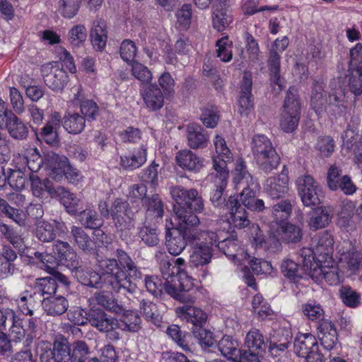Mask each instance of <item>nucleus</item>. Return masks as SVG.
Segmentation results:
<instances>
[{"label": "nucleus", "instance_id": "4d7b16f0", "mask_svg": "<svg viewBox=\"0 0 362 362\" xmlns=\"http://www.w3.org/2000/svg\"><path fill=\"white\" fill-rule=\"evenodd\" d=\"M341 261L349 270L355 272L362 267V254L353 248L342 254Z\"/></svg>", "mask_w": 362, "mask_h": 362}, {"label": "nucleus", "instance_id": "ea45409f", "mask_svg": "<svg viewBox=\"0 0 362 362\" xmlns=\"http://www.w3.org/2000/svg\"><path fill=\"white\" fill-rule=\"evenodd\" d=\"M10 118L6 124L9 135L16 140H24L28 136V127L13 113L10 114Z\"/></svg>", "mask_w": 362, "mask_h": 362}, {"label": "nucleus", "instance_id": "0eeeda50", "mask_svg": "<svg viewBox=\"0 0 362 362\" xmlns=\"http://www.w3.org/2000/svg\"><path fill=\"white\" fill-rule=\"evenodd\" d=\"M111 218L117 231L123 240L130 238L135 228V213L123 198H116L110 205Z\"/></svg>", "mask_w": 362, "mask_h": 362}, {"label": "nucleus", "instance_id": "3c124183", "mask_svg": "<svg viewBox=\"0 0 362 362\" xmlns=\"http://www.w3.org/2000/svg\"><path fill=\"white\" fill-rule=\"evenodd\" d=\"M281 271L284 276L291 280L296 281L303 278L304 270L293 260L286 258L281 264Z\"/></svg>", "mask_w": 362, "mask_h": 362}, {"label": "nucleus", "instance_id": "864d4df0", "mask_svg": "<svg viewBox=\"0 0 362 362\" xmlns=\"http://www.w3.org/2000/svg\"><path fill=\"white\" fill-rule=\"evenodd\" d=\"M355 209L356 205L354 202L346 199L341 202L338 218V224L341 227L347 228L351 226Z\"/></svg>", "mask_w": 362, "mask_h": 362}, {"label": "nucleus", "instance_id": "72a5a7b5", "mask_svg": "<svg viewBox=\"0 0 362 362\" xmlns=\"http://www.w3.org/2000/svg\"><path fill=\"white\" fill-rule=\"evenodd\" d=\"M346 93L344 88L332 89L328 96V105L327 108L334 115H340L346 112Z\"/></svg>", "mask_w": 362, "mask_h": 362}, {"label": "nucleus", "instance_id": "c9c22d12", "mask_svg": "<svg viewBox=\"0 0 362 362\" xmlns=\"http://www.w3.org/2000/svg\"><path fill=\"white\" fill-rule=\"evenodd\" d=\"M294 351L299 357L308 356L314 347L319 346L315 336L311 334H300L294 341Z\"/></svg>", "mask_w": 362, "mask_h": 362}, {"label": "nucleus", "instance_id": "603ef678", "mask_svg": "<svg viewBox=\"0 0 362 362\" xmlns=\"http://www.w3.org/2000/svg\"><path fill=\"white\" fill-rule=\"evenodd\" d=\"M29 174L25 171V168H18L10 170L6 181L10 187L16 191L23 189L25 186Z\"/></svg>", "mask_w": 362, "mask_h": 362}, {"label": "nucleus", "instance_id": "f03ea898", "mask_svg": "<svg viewBox=\"0 0 362 362\" xmlns=\"http://www.w3.org/2000/svg\"><path fill=\"white\" fill-rule=\"evenodd\" d=\"M98 257V254H96ZM118 262L115 259H101L97 262L102 273L99 274L104 288L117 293L133 294L137 288V281L142 274L131 257L122 250H117Z\"/></svg>", "mask_w": 362, "mask_h": 362}, {"label": "nucleus", "instance_id": "79ce46f5", "mask_svg": "<svg viewBox=\"0 0 362 362\" xmlns=\"http://www.w3.org/2000/svg\"><path fill=\"white\" fill-rule=\"evenodd\" d=\"M280 60L281 57L278 52L270 49L267 64L270 72L271 83L273 86H277L279 91L283 88L280 78Z\"/></svg>", "mask_w": 362, "mask_h": 362}, {"label": "nucleus", "instance_id": "1a4fd4ad", "mask_svg": "<svg viewBox=\"0 0 362 362\" xmlns=\"http://www.w3.org/2000/svg\"><path fill=\"white\" fill-rule=\"evenodd\" d=\"M283 107L280 127L284 132L291 133L297 128L300 115V104L296 88L291 87L288 90Z\"/></svg>", "mask_w": 362, "mask_h": 362}, {"label": "nucleus", "instance_id": "49530a36", "mask_svg": "<svg viewBox=\"0 0 362 362\" xmlns=\"http://www.w3.org/2000/svg\"><path fill=\"white\" fill-rule=\"evenodd\" d=\"M280 235L286 243H298L302 240L303 230L299 226L286 223L281 226Z\"/></svg>", "mask_w": 362, "mask_h": 362}, {"label": "nucleus", "instance_id": "f3484780", "mask_svg": "<svg viewBox=\"0 0 362 362\" xmlns=\"http://www.w3.org/2000/svg\"><path fill=\"white\" fill-rule=\"evenodd\" d=\"M317 337L327 354L337 349L338 334L334 325L329 320L321 322L317 327Z\"/></svg>", "mask_w": 362, "mask_h": 362}, {"label": "nucleus", "instance_id": "4468645a", "mask_svg": "<svg viewBox=\"0 0 362 362\" xmlns=\"http://www.w3.org/2000/svg\"><path fill=\"white\" fill-rule=\"evenodd\" d=\"M298 194L305 206H313L320 203L317 192V184L313 177L304 175L298 178L296 181Z\"/></svg>", "mask_w": 362, "mask_h": 362}, {"label": "nucleus", "instance_id": "5701e85b", "mask_svg": "<svg viewBox=\"0 0 362 362\" xmlns=\"http://www.w3.org/2000/svg\"><path fill=\"white\" fill-rule=\"evenodd\" d=\"M29 178L31 191L35 197L40 199L54 198L56 193L59 192V190L62 191L61 187H54L52 182L49 179L42 180L37 175L34 174H30Z\"/></svg>", "mask_w": 362, "mask_h": 362}, {"label": "nucleus", "instance_id": "b1692460", "mask_svg": "<svg viewBox=\"0 0 362 362\" xmlns=\"http://www.w3.org/2000/svg\"><path fill=\"white\" fill-rule=\"evenodd\" d=\"M44 298L36 293L33 290H26L20 294L16 302L21 311L24 315L33 316L34 311L42 306Z\"/></svg>", "mask_w": 362, "mask_h": 362}, {"label": "nucleus", "instance_id": "58836bf2", "mask_svg": "<svg viewBox=\"0 0 362 362\" xmlns=\"http://www.w3.org/2000/svg\"><path fill=\"white\" fill-rule=\"evenodd\" d=\"M86 119L78 112H67L62 119V125L69 134H78L86 127Z\"/></svg>", "mask_w": 362, "mask_h": 362}, {"label": "nucleus", "instance_id": "9b49d317", "mask_svg": "<svg viewBox=\"0 0 362 362\" xmlns=\"http://www.w3.org/2000/svg\"><path fill=\"white\" fill-rule=\"evenodd\" d=\"M40 70L45 83L54 92L62 91L69 81L68 74L58 62L46 63Z\"/></svg>", "mask_w": 362, "mask_h": 362}, {"label": "nucleus", "instance_id": "4be33fe9", "mask_svg": "<svg viewBox=\"0 0 362 362\" xmlns=\"http://www.w3.org/2000/svg\"><path fill=\"white\" fill-rule=\"evenodd\" d=\"M288 175L282 172L278 176L267 179L264 184L265 192L272 199H281L288 192Z\"/></svg>", "mask_w": 362, "mask_h": 362}, {"label": "nucleus", "instance_id": "8fccbe9b", "mask_svg": "<svg viewBox=\"0 0 362 362\" xmlns=\"http://www.w3.org/2000/svg\"><path fill=\"white\" fill-rule=\"evenodd\" d=\"M58 285L56 281L50 277L37 279L33 288V291L40 295L41 298L45 296H52L57 292Z\"/></svg>", "mask_w": 362, "mask_h": 362}, {"label": "nucleus", "instance_id": "2eb2a0df", "mask_svg": "<svg viewBox=\"0 0 362 362\" xmlns=\"http://www.w3.org/2000/svg\"><path fill=\"white\" fill-rule=\"evenodd\" d=\"M71 349L64 338L55 341L52 350H45L40 355V362H71Z\"/></svg>", "mask_w": 362, "mask_h": 362}, {"label": "nucleus", "instance_id": "f704fd0d", "mask_svg": "<svg viewBox=\"0 0 362 362\" xmlns=\"http://www.w3.org/2000/svg\"><path fill=\"white\" fill-rule=\"evenodd\" d=\"M120 160L121 165L127 170L132 171L139 168L146 161V148L141 146L134 149L132 153L122 156Z\"/></svg>", "mask_w": 362, "mask_h": 362}, {"label": "nucleus", "instance_id": "bb28decb", "mask_svg": "<svg viewBox=\"0 0 362 362\" xmlns=\"http://www.w3.org/2000/svg\"><path fill=\"white\" fill-rule=\"evenodd\" d=\"M325 87V84L322 80H313L310 95V105L318 115L327 110V98Z\"/></svg>", "mask_w": 362, "mask_h": 362}, {"label": "nucleus", "instance_id": "dca6fc26", "mask_svg": "<svg viewBox=\"0 0 362 362\" xmlns=\"http://www.w3.org/2000/svg\"><path fill=\"white\" fill-rule=\"evenodd\" d=\"M53 251L57 255L58 264L70 270L77 268L80 263L79 257L67 242L57 240L53 245Z\"/></svg>", "mask_w": 362, "mask_h": 362}, {"label": "nucleus", "instance_id": "a18cd8bd", "mask_svg": "<svg viewBox=\"0 0 362 362\" xmlns=\"http://www.w3.org/2000/svg\"><path fill=\"white\" fill-rule=\"evenodd\" d=\"M301 311L307 320L316 322L318 325L326 320H325V311L322 306L315 301L310 300L302 304Z\"/></svg>", "mask_w": 362, "mask_h": 362}, {"label": "nucleus", "instance_id": "7c9ffc66", "mask_svg": "<svg viewBox=\"0 0 362 362\" xmlns=\"http://www.w3.org/2000/svg\"><path fill=\"white\" fill-rule=\"evenodd\" d=\"M67 299L62 296H47L44 298L42 308L50 316H59L66 313L69 308Z\"/></svg>", "mask_w": 362, "mask_h": 362}, {"label": "nucleus", "instance_id": "f257e3e1", "mask_svg": "<svg viewBox=\"0 0 362 362\" xmlns=\"http://www.w3.org/2000/svg\"><path fill=\"white\" fill-rule=\"evenodd\" d=\"M214 169L215 173L213 175L216 188L211 192L210 201L212 205L229 211L234 227L243 228L248 226L250 221L246 208L252 211H262L265 206L262 199H256V192L253 189L256 184L247 172L245 163L242 160H238L233 171V182L235 188H243L242 192L238 194L230 195L228 200L223 197L229 175L227 164L223 160H215Z\"/></svg>", "mask_w": 362, "mask_h": 362}, {"label": "nucleus", "instance_id": "680f3d73", "mask_svg": "<svg viewBox=\"0 0 362 362\" xmlns=\"http://www.w3.org/2000/svg\"><path fill=\"white\" fill-rule=\"evenodd\" d=\"M140 311L146 320L156 325L160 322L157 306L153 302L143 299L140 302Z\"/></svg>", "mask_w": 362, "mask_h": 362}, {"label": "nucleus", "instance_id": "a211bd4d", "mask_svg": "<svg viewBox=\"0 0 362 362\" xmlns=\"http://www.w3.org/2000/svg\"><path fill=\"white\" fill-rule=\"evenodd\" d=\"M252 87V76L250 73L245 72L240 83V95L238 100V112L241 115L248 116L254 109Z\"/></svg>", "mask_w": 362, "mask_h": 362}, {"label": "nucleus", "instance_id": "2f4dec72", "mask_svg": "<svg viewBox=\"0 0 362 362\" xmlns=\"http://www.w3.org/2000/svg\"><path fill=\"white\" fill-rule=\"evenodd\" d=\"M333 217V211L328 206H318L313 211L308 221L309 227L318 230L327 227Z\"/></svg>", "mask_w": 362, "mask_h": 362}, {"label": "nucleus", "instance_id": "6ab92c4d", "mask_svg": "<svg viewBox=\"0 0 362 362\" xmlns=\"http://www.w3.org/2000/svg\"><path fill=\"white\" fill-rule=\"evenodd\" d=\"M313 251V256L319 262L332 263L334 252V239L332 235L325 231L319 235Z\"/></svg>", "mask_w": 362, "mask_h": 362}, {"label": "nucleus", "instance_id": "37998d69", "mask_svg": "<svg viewBox=\"0 0 362 362\" xmlns=\"http://www.w3.org/2000/svg\"><path fill=\"white\" fill-rule=\"evenodd\" d=\"M61 190L56 193L55 197H59L61 203L69 214H76L80 209V199L74 194L71 193L65 188L61 187Z\"/></svg>", "mask_w": 362, "mask_h": 362}, {"label": "nucleus", "instance_id": "338daca9", "mask_svg": "<svg viewBox=\"0 0 362 362\" xmlns=\"http://www.w3.org/2000/svg\"><path fill=\"white\" fill-rule=\"evenodd\" d=\"M71 362H85L90 354V348L86 341L77 340L72 344Z\"/></svg>", "mask_w": 362, "mask_h": 362}, {"label": "nucleus", "instance_id": "e433bc0d", "mask_svg": "<svg viewBox=\"0 0 362 362\" xmlns=\"http://www.w3.org/2000/svg\"><path fill=\"white\" fill-rule=\"evenodd\" d=\"M106 24L104 21L95 20L90 30V40L95 49L103 50L106 46L107 35Z\"/></svg>", "mask_w": 362, "mask_h": 362}, {"label": "nucleus", "instance_id": "a878e982", "mask_svg": "<svg viewBox=\"0 0 362 362\" xmlns=\"http://www.w3.org/2000/svg\"><path fill=\"white\" fill-rule=\"evenodd\" d=\"M175 160L182 169L193 173L199 172L204 165L203 159L189 149L178 151Z\"/></svg>", "mask_w": 362, "mask_h": 362}, {"label": "nucleus", "instance_id": "052dcab7", "mask_svg": "<svg viewBox=\"0 0 362 362\" xmlns=\"http://www.w3.org/2000/svg\"><path fill=\"white\" fill-rule=\"evenodd\" d=\"M80 221L86 228L90 229H98L103 224V220L98 216L97 212L90 209L80 213Z\"/></svg>", "mask_w": 362, "mask_h": 362}, {"label": "nucleus", "instance_id": "c03bdc74", "mask_svg": "<svg viewBox=\"0 0 362 362\" xmlns=\"http://www.w3.org/2000/svg\"><path fill=\"white\" fill-rule=\"evenodd\" d=\"M19 160L23 164L25 165L23 168H25L26 172L27 170L29 171V173L28 172L29 175L38 172L43 163L42 158L37 148L31 149L25 155L19 156Z\"/></svg>", "mask_w": 362, "mask_h": 362}, {"label": "nucleus", "instance_id": "412c9836", "mask_svg": "<svg viewBox=\"0 0 362 362\" xmlns=\"http://www.w3.org/2000/svg\"><path fill=\"white\" fill-rule=\"evenodd\" d=\"M179 317L187 323L191 324L192 328L204 326L207 320L206 313L199 308L184 305L176 308Z\"/></svg>", "mask_w": 362, "mask_h": 362}, {"label": "nucleus", "instance_id": "e2e57ef3", "mask_svg": "<svg viewBox=\"0 0 362 362\" xmlns=\"http://www.w3.org/2000/svg\"><path fill=\"white\" fill-rule=\"evenodd\" d=\"M339 296L348 307L356 308L361 304L360 294L349 286H343L339 289Z\"/></svg>", "mask_w": 362, "mask_h": 362}, {"label": "nucleus", "instance_id": "423d86ee", "mask_svg": "<svg viewBox=\"0 0 362 362\" xmlns=\"http://www.w3.org/2000/svg\"><path fill=\"white\" fill-rule=\"evenodd\" d=\"M251 150L259 168L264 172L276 168L280 162L270 139L264 134H255L251 141Z\"/></svg>", "mask_w": 362, "mask_h": 362}, {"label": "nucleus", "instance_id": "f8f14e48", "mask_svg": "<svg viewBox=\"0 0 362 362\" xmlns=\"http://www.w3.org/2000/svg\"><path fill=\"white\" fill-rule=\"evenodd\" d=\"M298 261L303 264L304 273L315 282L320 283L324 279L326 263L319 262L310 247H303L298 252Z\"/></svg>", "mask_w": 362, "mask_h": 362}, {"label": "nucleus", "instance_id": "774afa93", "mask_svg": "<svg viewBox=\"0 0 362 362\" xmlns=\"http://www.w3.org/2000/svg\"><path fill=\"white\" fill-rule=\"evenodd\" d=\"M349 55V71L362 73V45L357 43L350 49Z\"/></svg>", "mask_w": 362, "mask_h": 362}, {"label": "nucleus", "instance_id": "39448f33", "mask_svg": "<svg viewBox=\"0 0 362 362\" xmlns=\"http://www.w3.org/2000/svg\"><path fill=\"white\" fill-rule=\"evenodd\" d=\"M178 221V227L166 228V247L171 255L174 256L180 255L187 244L192 245L196 243L197 240L208 235L206 232H201L198 230V226Z\"/></svg>", "mask_w": 362, "mask_h": 362}, {"label": "nucleus", "instance_id": "9d476101", "mask_svg": "<svg viewBox=\"0 0 362 362\" xmlns=\"http://www.w3.org/2000/svg\"><path fill=\"white\" fill-rule=\"evenodd\" d=\"M115 317L107 314L100 308H90L88 313V323L100 332L106 333L107 338L111 341H118L121 337L115 331Z\"/></svg>", "mask_w": 362, "mask_h": 362}, {"label": "nucleus", "instance_id": "aec40b11", "mask_svg": "<svg viewBox=\"0 0 362 362\" xmlns=\"http://www.w3.org/2000/svg\"><path fill=\"white\" fill-rule=\"evenodd\" d=\"M140 95L146 107L151 111H157L164 105L163 93L156 83L143 86Z\"/></svg>", "mask_w": 362, "mask_h": 362}, {"label": "nucleus", "instance_id": "13d9d810", "mask_svg": "<svg viewBox=\"0 0 362 362\" xmlns=\"http://www.w3.org/2000/svg\"><path fill=\"white\" fill-rule=\"evenodd\" d=\"M139 235L141 240L148 246H155L159 242V232L156 226L144 224L139 228Z\"/></svg>", "mask_w": 362, "mask_h": 362}, {"label": "nucleus", "instance_id": "7ed1b4c3", "mask_svg": "<svg viewBox=\"0 0 362 362\" xmlns=\"http://www.w3.org/2000/svg\"><path fill=\"white\" fill-rule=\"evenodd\" d=\"M206 232L207 236L197 240V242L192 245V252L189 257L191 267H201L202 276L207 275L206 265L211 262L214 247L223 250L226 255L235 257V251L237 250L238 240L236 239L224 238L220 240L218 235L213 231L202 230Z\"/></svg>", "mask_w": 362, "mask_h": 362}, {"label": "nucleus", "instance_id": "bf43d9fd", "mask_svg": "<svg viewBox=\"0 0 362 362\" xmlns=\"http://www.w3.org/2000/svg\"><path fill=\"white\" fill-rule=\"evenodd\" d=\"M69 41L74 48L83 47L87 39V30L84 25L73 26L68 33Z\"/></svg>", "mask_w": 362, "mask_h": 362}, {"label": "nucleus", "instance_id": "4c0bfd02", "mask_svg": "<svg viewBox=\"0 0 362 362\" xmlns=\"http://www.w3.org/2000/svg\"><path fill=\"white\" fill-rule=\"evenodd\" d=\"M71 234L78 247L88 254L95 255V243L81 227L73 226Z\"/></svg>", "mask_w": 362, "mask_h": 362}, {"label": "nucleus", "instance_id": "6e6d98bb", "mask_svg": "<svg viewBox=\"0 0 362 362\" xmlns=\"http://www.w3.org/2000/svg\"><path fill=\"white\" fill-rule=\"evenodd\" d=\"M35 234L36 238L42 243L52 242L56 238L53 224L45 221H39L36 224Z\"/></svg>", "mask_w": 362, "mask_h": 362}, {"label": "nucleus", "instance_id": "473e14b6", "mask_svg": "<svg viewBox=\"0 0 362 362\" xmlns=\"http://www.w3.org/2000/svg\"><path fill=\"white\" fill-rule=\"evenodd\" d=\"M71 271L81 284L95 288H104L99 274L92 270L85 269L80 265V263L77 268Z\"/></svg>", "mask_w": 362, "mask_h": 362}, {"label": "nucleus", "instance_id": "5fc2aeb1", "mask_svg": "<svg viewBox=\"0 0 362 362\" xmlns=\"http://www.w3.org/2000/svg\"><path fill=\"white\" fill-rule=\"evenodd\" d=\"M166 333L183 351H190L187 341V338L190 337V335L187 332H182L178 325H171L168 327Z\"/></svg>", "mask_w": 362, "mask_h": 362}, {"label": "nucleus", "instance_id": "c85d7f7f", "mask_svg": "<svg viewBox=\"0 0 362 362\" xmlns=\"http://www.w3.org/2000/svg\"><path fill=\"white\" fill-rule=\"evenodd\" d=\"M245 345L248 351L264 356L268 351L269 341L258 329L249 331L245 337Z\"/></svg>", "mask_w": 362, "mask_h": 362}, {"label": "nucleus", "instance_id": "de8ad7c7", "mask_svg": "<svg viewBox=\"0 0 362 362\" xmlns=\"http://www.w3.org/2000/svg\"><path fill=\"white\" fill-rule=\"evenodd\" d=\"M218 348L223 356L231 359L237 358L241 352L237 341L233 340L230 336H224L218 341Z\"/></svg>", "mask_w": 362, "mask_h": 362}, {"label": "nucleus", "instance_id": "c756f323", "mask_svg": "<svg viewBox=\"0 0 362 362\" xmlns=\"http://www.w3.org/2000/svg\"><path fill=\"white\" fill-rule=\"evenodd\" d=\"M187 139L189 146L192 149L202 148L207 146L209 136L202 127L198 124H189L187 127Z\"/></svg>", "mask_w": 362, "mask_h": 362}, {"label": "nucleus", "instance_id": "393cba45", "mask_svg": "<svg viewBox=\"0 0 362 362\" xmlns=\"http://www.w3.org/2000/svg\"><path fill=\"white\" fill-rule=\"evenodd\" d=\"M122 315L119 319L115 318V331L119 329L123 332L131 333L138 332L141 329V318L134 311L125 310L121 313Z\"/></svg>", "mask_w": 362, "mask_h": 362}, {"label": "nucleus", "instance_id": "09e8293b", "mask_svg": "<svg viewBox=\"0 0 362 362\" xmlns=\"http://www.w3.org/2000/svg\"><path fill=\"white\" fill-rule=\"evenodd\" d=\"M170 285H173L172 280L170 284L165 281L163 282L162 279L156 276H146L145 278V286L147 291L155 297L161 296L163 291L171 296L167 288Z\"/></svg>", "mask_w": 362, "mask_h": 362}, {"label": "nucleus", "instance_id": "cd10ccee", "mask_svg": "<svg viewBox=\"0 0 362 362\" xmlns=\"http://www.w3.org/2000/svg\"><path fill=\"white\" fill-rule=\"evenodd\" d=\"M233 22L231 11L226 4L217 3L213 8L212 23L214 29L221 32Z\"/></svg>", "mask_w": 362, "mask_h": 362}, {"label": "nucleus", "instance_id": "69168bd1", "mask_svg": "<svg viewBox=\"0 0 362 362\" xmlns=\"http://www.w3.org/2000/svg\"><path fill=\"white\" fill-rule=\"evenodd\" d=\"M82 0H59L58 10L66 18H72L78 12Z\"/></svg>", "mask_w": 362, "mask_h": 362}, {"label": "nucleus", "instance_id": "ddd939ff", "mask_svg": "<svg viewBox=\"0 0 362 362\" xmlns=\"http://www.w3.org/2000/svg\"><path fill=\"white\" fill-rule=\"evenodd\" d=\"M293 334L291 329L286 327H279L274 329L270 334L268 353L272 357H277L286 352L291 344Z\"/></svg>", "mask_w": 362, "mask_h": 362}, {"label": "nucleus", "instance_id": "6e6552de", "mask_svg": "<svg viewBox=\"0 0 362 362\" xmlns=\"http://www.w3.org/2000/svg\"><path fill=\"white\" fill-rule=\"evenodd\" d=\"M173 266L179 267V272H177L175 277H173V285L167 287L168 291L171 294V297L183 303L192 302L194 297L190 293L194 288V283L187 273L183 271L182 266L185 264L184 259L179 257L177 259L170 258Z\"/></svg>", "mask_w": 362, "mask_h": 362}, {"label": "nucleus", "instance_id": "0e129e2a", "mask_svg": "<svg viewBox=\"0 0 362 362\" xmlns=\"http://www.w3.org/2000/svg\"><path fill=\"white\" fill-rule=\"evenodd\" d=\"M202 326L199 327L192 328V332L195 338L199 341V344L204 349L212 347L216 344V340L214 334L210 330L206 329Z\"/></svg>", "mask_w": 362, "mask_h": 362}, {"label": "nucleus", "instance_id": "20e7f679", "mask_svg": "<svg viewBox=\"0 0 362 362\" xmlns=\"http://www.w3.org/2000/svg\"><path fill=\"white\" fill-rule=\"evenodd\" d=\"M170 193L175 202L173 211L177 220L199 226L200 220L197 214L204 212V201L197 189L176 185L170 188Z\"/></svg>", "mask_w": 362, "mask_h": 362}, {"label": "nucleus", "instance_id": "a19ab883", "mask_svg": "<svg viewBox=\"0 0 362 362\" xmlns=\"http://www.w3.org/2000/svg\"><path fill=\"white\" fill-rule=\"evenodd\" d=\"M95 300L106 310L119 315L124 311V305L118 303L111 293L100 291L95 293Z\"/></svg>", "mask_w": 362, "mask_h": 362}]
</instances>
